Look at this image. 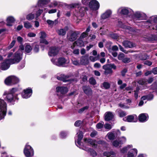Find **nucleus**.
<instances>
[{
    "label": "nucleus",
    "mask_w": 157,
    "mask_h": 157,
    "mask_svg": "<svg viewBox=\"0 0 157 157\" xmlns=\"http://www.w3.org/2000/svg\"><path fill=\"white\" fill-rule=\"evenodd\" d=\"M6 104L4 101L0 98V120L3 118L6 113Z\"/></svg>",
    "instance_id": "nucleus-1"
},
{
    "label": "nucleus",
    "mask_w": 157,
    "mask_h": 157,
    "mask_svg": "<svg viewBox=\"0 0 157 157\" xmlns=\"http://www.w3.org/2000/svg\"><path fill=\"white\" fill-rule=\"evenodd\" d=\"M102 68L105 70L104 74L105 75H107L109 74H112L113 72L112 69L115 70L117 68V67L114 64H108L104 65Z\"/></svg>",
    "instance_id": "nucleus-2"
},
{
    "label": "nucleus",
    "mask_w": 157,
    "mask_h": 157,
    "mask_svg": "<svg viewBox=\"0 0 157 157\" xmlns=\"http://www.w3.org/2000/svg\"><path fill=\"white\" fill-rule=\"evenodd\" d=\"M23 53V52H21V53L18 52H16L13 54V58L9 59L11 64L19 63L22 59Z\"/></svg>",
    "instance_id": "nucleus-3"
},
{
    "label": "nucleus",
    "mask_w": 157,
    "mask_h": 157,
    "mask_svg": "<svg viewBox=\"0 0 157 157\" xmlns=\"http://www.w3.org/2000/svg\"><path fill=\"white\" fill-rule=\"evenodd\" d=\"M18 94L13 95L11 94L8 93L7 92H4L3 96L6 95V100L8 102L10 103H13L15 101H17L19 100L18 97Z\"/></svg>",
    "instance_id": "nucleus-4"
},
{
    "label": "nucleus",
    "mask_w": 157,
    "mask_h": 157,
    "mask_svg": "<svg viewBox=\"0 0 157 157\" xmlns=\"http://www.w3.org/2000/svg\"><path fill=\"white\" fill-rule=\"evenodd\" d=\"M70 34H67V38L68 40L71 42H73L77 38L80 32L78 31H74L71 30Z\"/></svg>",
    "instance_id": "nucleus-5"
},
{
    "label": "nucleus",
    "mask_w": 157,
    "mask_h": 157,
    "mask_svg": "<svg viewBox=\"0 0 157 157\" xmlns=\"http://www.w3.org/2000/svg\"><path fill=\"white\" fill-rule=\"evenodd\" d=\"M24 153L26 157H30L33 155L34 152L32 147L29 145L26 144L24 149Z\"/></svg>",
    "instance_id": "nucleus-6"
},
{
    "label": "nucleus",
    "mask_w": 157,
    "mask_h": 157,
    "mask_svg": "<svg viewBox=\"0 0 157 157\" xmlns=\"http://www.w3.org/2000/svg\"><path fill=\"white\" fill-rule=\"evenodd\" d=\"M90 8L93 10H98L100 7V4L96 0H91L89 4Z\"/></svg>",
    "instance_id": "nucleus-7"
},
{
    "label": "nucleus",
    "mask_w": 157,
    "mask_h": 157,
    "mask_svg": "<svg viewBox=\"0 0 157 157\" xmlns=\"http://www.w3.org/2000/svg\"><path fill=\"white\" fill-rule=\"evenodd\" d=\"M59 52L58 48L56 46H52L49 48L48 55L50 56H55Z\"/></svg>",
    "instance_id": "nucleus-8"
},
{
    "label": "nucleus",
    "mask_w": 157,
    "mask_h": 157,
    "mask_svg": "<svg viewBox=\"0 0 157 157\" xmlns=\"http://www.w3.org/2000/svg\"><path fill=\"white\" fill-rule=\"evenodd\" d=\"M32 92V89L29 87L23 90V92L21 93V95L23 98H27L31 96Z\"/></svg>",
    "instance_id": "nucleus-9"
},
{
    "label": "nucleus",
    "mask_w": 157,
    "mask_h": 157,
    "mask_svg": "<svg viewBox=\"0 0 157 157\" xmlns=\"http://www.w3.org/2000/svg\"><path fill=\"white\" fill-rule=\"evenodd\" d=\"M69 76L68 75H61L59 76H58L57 78L59 80L61 81L64 82H71L72 81H73V79H69Z\"/></svg>",
    "instance_id": "nucleus-10"
},
{
    "label": "nucleus",
    "mask_w": 157,
    "mask_h": 157,
    "mask_svg": "<svg viewBox=\"0 0 157 157\" xmlns=\"http://www.w3.org/2000/svg\"><path fill=\"white\" fill-rule=\"evenodd\" d=\"M9 59H5L4 61L2 63L1 68L2 70H6L9 68L10 64H11V63Z\"/></svg>",
    "instance_id": "nucleus-11"
},
{
    "label": "nucleus",
    "mask_w": 157,
    "mask_h": 157,
    "mask_svg": "<svg viewBox=\"0 0 157 157\" xmlns=\"http://www.w3.org/2000/svg\"><path fill=\"white\" fill-rule=\"evenodd\" d=\"M56 91L57 93L60 92L62 94H65L68 91V89L66 87L58 86L56 88Z\"/></svg>",
    "instance_id": "nucleus-12"
},
{
    "label": "nucleus",
    "mask_w": 157,
    "mask_h": 157,
    "mask_svg": "<svg viewBox=\"0 0 157 157\" xmlns=\"http://www.w3.org/2000/svg\"><path fill=\"white\" fill-rule=\"evenodd\" d=\"M122 43L123 45L126 48H132L136 47L135 43L129 40H124Z\"/></svg>",
    "instance_id": "nucleus-13"
},
{
    "label": "nucleus",
    "mask_w": 157,
    "mask_h": 157,
    "mask_svg": "<svg viewBox=\"0 0 157 157\" xmlns=\"http://www.w3.org/2000/svg\"><path fill=\"white\" fill-rule=\"evenodd\" d=\"M112 12L110 10H107L104 13L102 14L101 16V19L105 20L109 18L111 15Z\"/></svg>",
    "instance_id": "nucleus-14"
},
{
    "label": "nucleus",
    "mask_w": 157,
    "mask_h": 157,
    "mask_svg": "<svg viewBox=\"0 0 157 157\" xmlns=\"http://www.w3.org/2000/svg\"><path fill=\"white\" fill-rule=\"evenodd\" d=\"M105 120L106 121L112 120L114 118V115L110 112H106L105 114Z\"/></svg>",
    "instance_id": "nucleus-15"
},
{
    "label": "nucleus",
    "mask_w": 157,
    "mask_h": 157,
    "mask_svg": "<svg viewBox=\"0 0 157 157\" xmlns=\"http://www.w3.org/2000/svg\"><path fill=\"white\" fill-rule=\"evenodd\" d=\"M68 29V27L66 26L63 29H59L57 31V32L59 35L63 36L66 35V31H67Z\"/></svg>",
    "instance_id": "nucleus-16"
},
{
    "label": "nucleus",
    "mask_w": 157,
    "mask_h": 157,
    "mask_svg": "<svg viewBox=\"0 0 157 157\" xmlns=\"http://www.w3.org/2000/svg\"><path fill=\"white\" fill-rule=\"evenodd\" d=\"M82 89L84 92L87 95H90L92 93V91L91 89L86 86H83Z\"/></svg>",
    "instance_id": "nucleus-17"
},
{
    "label": "nucleus",
    "mask_w": 157,
    "mask_h": 157,
    "mask_svg": "<svg viewBox=\"0 0 157 157\" xmlns=\"http://www.w3.org/2000/svg\"><path fill=\"white\" fill-rule=\"evenodd\" d=\"M15 20L14 18L12 16H9L6 19L7 24L6 25L8 26H12V23L14 22Z\"/></svg>",
    "instance_id": "nucleus-18"
},
{
    "label": "nucleus",
    "mask_w": 157,
    "mask_h": 157,
    "mask_svg": "<svg viewBox=\"0 0 157 157\" xmlns=\"http://www.w3.org/2000/svg\"><path fill=\"white\" fill-rule=\"evenodd\" d=\"M66 62V59L63 57H59L58 59L57 64H56V65L58 66H61L65 64Z\"/></svg>",
    "instance_id": "nucleus-19"
},
{
    "label": "nucleus",
    "mask_w": 157,
    "mask_h": 157,
    "mask_svg": "<svg viewBox=\"0 0 157 157\" xmlns=\"http://www.w3.org/2000/svg\"><path fill=\"white\" fill-rule=\"evenodd\" d=\"M138 120L140 122H143L147 120V117L145 114L142 113L140 114L138 116Z\"/></svg>",
    "instance_id": "nucleus-20"
},
{
    "label": "nucleus",
    "mask_w": 157,
    "mask_h": 157,
    "mask_svg": "<svg viewBox=\"0 0 157 157\" xmlns=\"http://www.w3.org/2000/svg\"><path fill=\"white\" fill-rule=\"evenodd\" d=\"M137 153L136 149L134 148L128 152V157H134V155H136Z\"/></svg>",
    "instance_id": "nucleus-21"
},
{
    "label": "nucleus",
    "mask_w": 157,
    "mask_h": 157,
    "mask_svg": "<svg viewBox=\"0 0 157 157\" xmlns=\"http://www.w3.org/2000/svg\"><path fill=\"white\" fill-rule=\"evenodd\" d=\"M89 10L88 7H82L79 9V12L82 16H83L85 13Z\"/></svg>",
    "instance_id": "nucleus-22"
},
{
    "label": "nucleus",
    "mask_w": 157,
    "mask_h": 157,
    "mask_svg": "<svg viewBox=\"0 0 157 157\" xmlns=\"http://www.w3.org/2000/svg\"><path fill=\"white\" fill-rule=\"evenodd\" d=\"M83 136V133L81 131H79L78 135V139L77 143L79 145H81V141Z\"/></svg>",
    "instance_id": "nucleus-23"
},
{
    "label": "nucleus",
    "mask_w": 157,
    "mask_h": 157,
    "mask_svg": "<svg viewBox=\"0 0 157 157\" xmlns=\"http://www.w3.org/2000/svg\"><path fill=\"white\" fill-rule=\"evenodd\" d=\"M33 49L32 47L29 44H27L25 46V52L26 53H30Z\"/></svg>",
    "instance_id": "nucleus-24"
},
{
    "label": "nucleus",
    "mask_w": 157,
    "mask_h": 157,
    "mask_svg": "<svg viewBox=\"0 0 157 157\" xmlns=\"http://www.w3.org/2000/svg\"><path fill=\"white\" fill-rule=\"evenodd\" d=\"M74 44H76L77 46L80 47L84 46V42L83 41L79 39H78L77 41H75Z\"/></svg>",
    "instance_id": "nucleus-25"
},
{
    "label": "nucleus",
    "mask_w": 157,
    "mask_h": 157,
    "mask_svg": "<svg viewBox=\"0 0 157 157\" xmlns=\"http://www.w3.org/2000/svg\"><path fill=\"white\" fill-rule=\"evenodd\" d=\"M140 59L142 60H146L149 58V56L146 53L141 54L139 57Z\"/></svg>",
    "instance_id": "nucleus-26"
},
{
    "label": "nucleus",
    "mask_w": 157,
    "mask_h": 157,
    "mask_svg": "<svg viewBox=\"0 0 157 157\" xmlns=\"http://www.w3.org/2000/svg\"><path fill=\"white\" fill-rule=\"evenodd\" d=\"M50 2V0H39L38 1L39 5H45L47 4Z\"/></svg>",
    "instance_id": "nucleus-27"
},
{
    "label": "nucleus",
    "mask_w": 157,
    "mask_h": 157,
    "mask_svg": "<svg viewBox=\"0 0 157 157\" xmlns=\"http://www.w3.org/2000/svg\"><path fill=\"white\" fill-rule=\"evenodd\" d=\"M5 83L7 85H11L12 84L11 76L7 78L5 80Z\"/></svg>",
    "instance_id": "nucleus-28"
},
{
    "label": "nucleus",
    "mask_w": 157,
    "mask_h": 157,
    "mask_svg": "<svg viewBox=\"0 0 157 157\" xmlns=\"http://www.w3.org/2000/svg\"><path fill=\"white\" fill-rule=\"evenodd\" d=\"M33 52L35 53H38L39 51V46L36 44H34L32 46Z\"/></svg>",
    "instance_id": "nucleus-29"
},
{
    "label": "nucleus",
    "mask_w": 157,
    "mask_h": 157,
    "mask_svg": "<svg viewBox=\"0 0 157 157\" xmlns=\"http://www.w3.org/2000/svg\"><path fill=\"white\" fill-rule=\"evenodd\" d=\"M11 79L12 81V84H15L18 83L19 81V78L16 76H11Z\"/></svg>",
    "instance_id": "nucleus-30"
},
{
    "label": "nucleus",
    "mask_w": 157,
    "mask_h": 157,
    "mask_svg": "<svg viewBox=\"0 0 157 157\" xmlns=\"http://www.w3.org/2000/svg\"><path fill=\"white\" fill-rule=\"evenodd\" d=\"M147 81L144 78H143L140 79L138 81V83L141 85H143L146 84Z\"/></svg>",
    "instance_id": "nucleus-31"
},
{
    "label": "nucleus",
    "mask_w": 157,
    "mask_h": 157,
    "mask_svg": "<svg viewBox=\"0 0 157 157\" xmlns=\"http://www.w3.org/2000/svg\"><path fill=\"white\" fill-rule=\"evenodd\" d=\"M88 151L90 152L91 155L93 157H95L97 155V153L92 148H89Z\"/></svg>",
    "instance_id": "nucleus-32"
},
{
    "label": "nucleus",
    "mask_w": 157,
    "mask_h": 157,
    "mask_svg": "<svg viewBox=\"0 0 157 157\" xmlns=\"http://www.w3.org/2000/svg\"><path fill=\"white\" fill-rule=\"evenodd\" d=\"M81 61L84 64H87L88 63L87 57L86 56H82L81 59Z\"/></svg>",
    "instance_id": "nucleus-33"
},
{
    "label": "nucleus",
    "mask_w": 157,
    "mask_h": 157,
    "mask_svg": "<svg viewBox=\"0 0 157 157\" xmlns=\"http://www.w3.org/2000/svg\"><path fill=\"white\" fill-rule=\"evenodd\" d=\"M95 141H94L92 139H89L87 140V142L92 145L93 147H97L98 146L97 144H96L94 142Z\"/></svg>",
    "instance_id": "nucleus-34"
},
{
    "label": "nucleus",
    "mask_w": 157,
    "mask_h": 157,
    "mask_svg": "<svg viewBox=\"0 0 157 157\" xmlns=\"http://www.w3.org/2000/svg\"><path fill=\"white\" fill-rule=\"evenodd\" d=\"M24 27L27 29H29L32 27V25L28 21H24Z\"/></svg>",
    "instance_id": "nucleus-35"
},
{
    "label": "nucleus",
    "mask_w": 157,
    "mask_h": 157,
    "mask_svg": "<svg viewBox=\"0 0 157 157\" xmlns=\"http://www.w3.org/2000/svg\"><path fill=\"white\" fill-rule=\"evenodd\" d=\"M148 39L149 41H150L157 40V35H152L151 36L148 38Z\"/></svg>",
    "instance_id": "nucleus-36"
},
{
    "label": "nucleus",
    "mask_w": 157,
    "mask_h": 157,
    "mask_svg": "<svg viewBox=\"0 0 157 157\" xmlns=\"http://www.w3.org/2000/svg\"><path fill=\"white\" fill-rule=\"evenodd\" d=\"M129 11L126 8H123L121 9L120 13L122 15H127L129 13Z\"/></svg>",
    "instance_id": "nucleus-37"
},
{
    "label": "nucleus",
    "mask_w": 157,
    "mask_h": 157,
    "mask_svg": "<svg viewBox=\"0 0 157 157\" xmlns=\"http://www.w3.org/2000/svg\"><path fill=\"white\" fill-rule=\"evenodd\" d=\"M35 17L34 14L30 13L27 15L26 17V19L28 20H31L33 19Z\"/></svg>",
    "instance_id": "nucleus-38"
},
{
    "label": "nucleus",
    "mask_w": 157,
    "mask_h": 157,
    "mask_svg": "<svg viewBox=\"0 0 157 157\" xmlns=\"http://www.w3.org/2000/svg\"><path fill=\"white\" fill-rule=\"evenodd\" d=\"M127 121L128 122H132L134 119V117L132 115H128L127 116L126 118Z\"/></svg>",
    "instance_id": "nucleus-39"
},
{
    "label": "nucleus",
    "mask_w": 157,
    "mask_h": 157,
    "mask_svg": "<svg viewBox=\"0 0 157 157\" xmlns=\"http://www.w3.org/2000/svg\"><path fill=\"white\" fill-rule=\"evenodd\" d=\"M103 86L105 89H108L110 87V84L108 82H104L102 83Z\"/></svg>",
    "instance_id": "nucleus-40"
},
{
    "label": "nucleus",
    "mask_w": 157,
    "mask_h": 157,
    "mask_svg": "<svg viewBox=\"0 0 157 157\" xmlns=\"http://www.w3.org/2000/svg\"><path fill=\"white\" fill-rule=\"evenodd\" d=\"M114 153L113 152L105 151L103 153V155L104 156L107 157H109L111 155H114Z\"/></svg>",
    "instance_id": "nucleus-41"
},
{
    "label": "nucleus",
    "mask_w": 157,
    "mask_h": 157,
    "mask_svg": "<svg viewBox=\"0 0 157 157\" xmlns=\"http://www.w3.org/2000/svg\"><path fill=\"white\" fill-rule=\"evenodd\" d=\"M89 108V106H86L79 109L78 110V113H82L85 110H87Z\"/></svg>",
    "instance_id": "nucleus-42"
},
{
    "label": "nucleus",
    "mask_w": 157,
    "mask_h": 157,
    "mask_svg": "<svg viewBox=\"0 0 157 157\" xmlns=\"http://www.w3.org/2000/svg\"><path fill=\"white\" fill-rule=\"evenodd\" d=\"M89 82L91 85H94L96 84V82L95 79L93 77H91L89 79Z\"/></svg>",
    "instance_id": "nucleus-43"
},
{
    "label": "nucleus",
    "mask_w": 157,
    "mask_h": 157,
    "mask_svg": "<svg viewBox=\"0 0 157 157\" xmlns=\"http://www.w3.org/2000/svg\"><path fill=\"white\" fill-rule=\"evenodd\" d=\"M18 90V89L16 88H13L12 89L10 90L9 92L11 94L13 95H14L15 93Z\"/></svg>",
    "instance_id": "nucleus-44"
},
{
    "label": "nucleus",
    "mask_w": 157,
    "mask_h": 157,
    "mask_svg": "<svg viewBox=\"0 0 157 157\" xmlns=\"http://www.w3.org/2000/svg\"><path fill=\"white\" fill-rule=\"evenodd\" d=\"M16 40H13L12 42L10 43L9 46L7 48V49L9 50L12 48L14 46Z\"/></svg>",
    "instance_id": "nucleus-45"
},
{
    "label": "nucleus",
    "mask_w": 157,
    "mask_h": 157,
    "mask_svg": "<svg viewBox=\"0 0 157 157\" xmlns=\"http://www.w3.org/2000/svg\"><path fill=\"white\" fill-rule=\"evenodd\" d=\"M80 5L78 3H73L70 5V7L71 8H78V9L79 8V6Z\"/></svg>",
    "instance_id": "nucleus-46"
},
{
    "label": "nucleus",
    "mask_w": 157,
    "mask_h": 157,
    "mask_svg": "<svg viewBox=\"0 0 157 157\" xmlns=\"http://www.w3.org/2000/svg\"><path fill=\"white\" fill-rule=\"evenodd\" d=\"M121 141H118L117 140H115L113 142V144L115 147H117L119 146L120 144H121Z\"/></svg>",
    "instance_id": "nucleus-47"
},
{
    "label": "nucleus",
    "mask_w": 157,
    "mask_h": 157,
    "mask_svg": "<svg viewBox=\"0 0 157 157\" xmlns=\"http://www.w3.org/2000/svg\"><path fill=\"white\" fill-rule=\"evenodd\" d=\"M108 138L110 140H113L115 139V136L113 133H111L108 135Z\"/></svg>",
    "instance_id": "nucleus-48"
},
{
    "label": "nucleus",
    "mask_w": 157,
    "mask_h": 157,
    "mask_svg": "<svg viewBox=\"0 0 157 157\" xmlns=\"http://www.w3.org/2000/svg\"><path fill=\"white\" fill-rule=\"evenodd\" d=\"M151 89L153 90H157V82L153 83L151 86Z\"/></svg>",
    "instance_id": "nucleus-49"
},
{
    "label": "nucleus",
    "mask_w": 157,
    "mask_h": 157,
    "mask_svg": "<svg viewBox=\"0 0 157 157\" xmlns=\"http://www.w3.org/2000/svg\"><path fill=\"white\" fill-rule=\"evenodd\" d=\"M25 49L24 45L23 44H21L19 46V49L17 52H18L21 53V52H23Z\"/></svg>",
    "instance_id": "nucleus-50"
},
{
    "label": "nucleus",
    "mask_w": 157,
    "mask_h": 157,
    "mask_svg": "<svg viewBox=\"0 0 157 157\" xmlns=\"http://www.w3.org/2000/svg\"><path fill=\"white\" fill-rule=\"evenodd\" d=\"M142 15V14L139 12H136L134 14L135 17L138 19L141 18Z\"/></svg>",
    "instance_id": "nucleus-51"
},
{
    "label": "nucleus",
    "mask_w": 157,
    "mask_h": 157,
    "mask_svg": "<svg viewBox=\"0 0 157 157\" xmlns=\"http://www.w3.org/2000/svg\"><path fill=\"white\" fill-rule=\"evenodd\" d=\"M91 1V0H82V2L83 4L87 6L90 4Z\"/></svg>",
    "instance_id": "nucleus-52"
},
{
    "label": "nucleus",
    "mask_w": 157,
    "mask_h": 157,
    "mask_svg": "<svg viewBox=\"0 0 157 157\" xmlns=\"http://www.w3.org/2000/svg\"><path fill=\"white\" fill-rule=\"evenodd\" d=\"M40 43L44 44L46 45H47L48 44V42L45 38H42L40 39Z\"/></svg>",
    "instance_id": "nucleus-53"
},
{
    "label": "nucleus",
    "mask_w": 157,
    "mask_h": 157,
    "mask_svg": "<svg viewBox=\"0 0 157 157\" xmlns=\"http://www.w3.org/2000/svg\"><path fill=\"white\" fill-rule=\"evenodd\" d=\"M82 121L80 120H77L75 121L74 125L76 127H79L82 124Z\"/></svg>",
    "instance_id": "nucleus-54"
},
{
    "label": "nucleus",
    "mask_w": 157,
    "mask_h": 157,
    "mask_svg": "<svg viewBox=\"0 0 157 157\" xmlns=\"http://www.w3.org/2000/svg\"><path fill=\"white\" fill-rule=\"evenodd\" d=\"M104 127L106 129L110 130L112 128V126L110 124L106 123L104 125Z\"/></svg>",
    "instance_id": "nucleus-55"
},
{
    "label": "nucleus",
    "mask_w": 157,
    "mask_h": 157,
    "mask_svg": "<svg viewBox=\"0 0 157 157\" xmlns=\"http://www.w3.org/2000/svg\"><path fill=\"white\" fill-rule=\"evenodd\" d=\"M88 35V33H86L85 32L82 33L80 37V38L83 39L85 37H86Z\"/></svg>",
    "instance_id": "nucleus-56"
},
{
    "label": "nucleus",
    "mask_w": 157,
    "mask_h": 157,
    "mask_svg": "<svg viewBox=\"0 0 157 157\" xmlns=\"http://www.w3.org/2000/svg\"><path fill=\"white\" fill-rule=\"evenodd\" d=\"M122 61L124 63H128L130 62V59L129 58H124Z\"/></svg>",
    "instance_id": "nucleus-57"
},
{
    "label": "nucleus",
    "mask_w": 157,
    "mask_h": 157,
    "mask_svg": "<svg viewBox=\"0 0 157 157\" xmlns=\"http://www.w3.org/2000/svg\"><path fill=\"white\" fill-rule=\"evenodd\" d=\"M124 56V55L123 53H121L119 54L118 58L119 60H122Z\"/></svg>",
    "instance_id": "nucleus-58"
},
{
    "label": "nucleus",
    "mask_w": 157,
    "mask_h": 157,
    "mask_svg": "<svg viewBox=\"0 0 157 157\" xmlns=\"http://www.w3.org/2000/svg\"><path fill=\"white\" fill-rule=\"evenodd\" d=\"M43 10H42L39 9L36 12V15L37 17H39L41 14L43 13Z\"/></svg>",
    "instance_id": "nucleus-59"
},
{
    "label": "nucleus",
    "mask_w": 157,
    "mask_h": 157,
    "mask_svg": "<svg viewBox=\"0 0 157 157\" xmlns=\"http://www.w3.org/2000/svg\"><path fill=\"white\" fill-rule=\"evenodd\" d=\"M152 62L151 61L148 60H146L144 62V64L148 65V66H151L152 64Z\"/></svg>",
    "instance_id": "nucleus-60"
},
{
    "label": "nucleus",
    "mask_w": 157,
    "mask_h": 157,
    "mask_svg": "<svg viewBox=\"0 0 157 157\" xmlns=\"http://www.w3.org/2000/svg\"><path fill=\"white\" fill-rule=\"evenodd\" d=\"M41 34V36L40 38L41 39L42 38H45L46 37V33L44 32H41L40 33Z\"/></svg>",
    "instance_id": "nucleus-61"
},
{
    "label": "nucleus",
    "mask_w": 157,
    "mask_h": 157,
    "mask_svg": "<svg viewBox=\"0 0 157 157\" xmlns=\"http://www.w3.org/2000/svg\"><path fill=\"white\" fill-rule=\"evenodd\" d=\"M103 127V124L99 122L96 124V127L98 129H101Z\"/></svg>",
    "instance_id": "nucleus-62"
},
{
    "label": "nucleus",
    "mask_w": 157,
    "mask_h": 157,
    "mask_svg": "<svg viewBox=\"0 0 157 157\" xmlns=\"http://www.w3.org/2000/svg\"><path fill=\"white\" fill-rule=\"evenodd\" d=\"M128 147H124L120 151V152L121 153H124L128 151Z\"/></svg>",
    "instance_id": "nucleus-63"
},
{
    "label": "nucleus",
    "mask_w": 157,
    "mask_h": 157,
    "mask_svg": "<svg viewBox=\"0 0 157 157\" xmlns=\"http://www.w3.org/2000/svg\"><path fill=\"white\" fill-rule=\"evenodd\" d=\"M152 71L154 75H157V67L153 68L152 70Z\"/></svg>",
    "instance_id": "nucleus-64"
}]
</instances>
